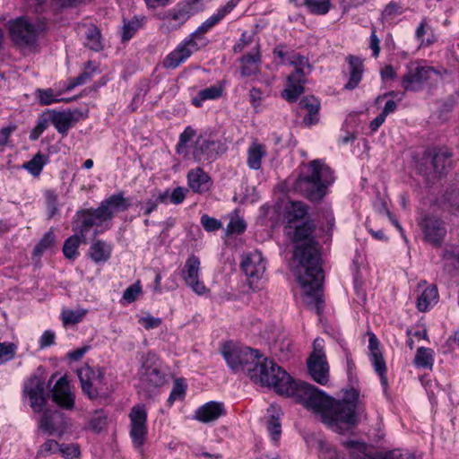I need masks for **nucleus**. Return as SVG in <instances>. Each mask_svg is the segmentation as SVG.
I'll use <instances>...</instances> for the list:
<instances>
[{
    "mask_svg": "<svg viewBox=\"0 0 459 459\" xmlns=\"http://www.w3.org/2000/svg\"><path fill=\"white\" fill-rule=\"evenodd\" d=\"M250 378L261 385L273 388L280 394L293 397L313 411L333 431L343 432L358 422L356 411L359 393L353 388L346 390L342 400L333 399L308 383L293 380L269 359L261 360L255 366Z\"/></svg>",
    "mask_w": 459,
    "mask_h": 459,
    "instance_id": "1",
    "label": "nucleus"
},
{
    "mask_svg": "<svg viewBox=\"0 0 459 459\" xmlns=\"http://www.w3.org/2000/svg\"><path fill=\"white\" fill-rule=\"evenodd\" d=\"M313 225L304 222L290 223L286 234L296 243L294 259L297 261V279L301 290L302 302L311 310L320 314L324 299L322 282L324 280L321 259L314 238H311Z\"/></svg>",
    "mask_w": 459,
    "mask_h": 459,
    "instance_id": "2",
    "label": "nucleus"
},
{
    "mask_svg": "<svg viewBox=\"0 0 459 459\" xmlns=\"http://www.w3.org/2000/svg\"><path fill=\"white\" fill-rule=\"evenodd\" d=\"M300 172L294 183L295 191L312 201L322 199L326 188L333 181V172L322 160H315L300 166Z\"/></svg>",
    "mask_w": 459,
    "mask_h": 459,
    "instance_id": "3",
    "label": "nucleus"
},
{
    "mask_svg": "<svg viewBox=\"0 0 459 459\" xmlns=\"http://www.w3.org/2000/svg\"><path fill=\"white\" fill-rule=\"evenodd\" d=\"M221 354L233 372H244L249 377L251 373L255 372V366L261 361V354L257 350L238 346L232 342H227L222 346Z\"/></svg>",
    "mask_w": 459,
    "mask_h": 459,
    "instance_id": "4",
    "label": "nucleus"
},
{
    "mask_svg": "<svg viewBox=\"0 0 459 459\" xmlns=\"http://www.w3.org/2000/svg\"><path fill=\"white\" fill-rule=\"evenodd\" d=\"M129 206V200L124 196L123 192H119L102 201L97 209L82 212L81 217L85 227L91 228L111 220L117 212L126 211Z\"/></svg>",
    "mask_w": 459,
    "mask_h": 459,
    "instance_id": "5",
    "label": "nucleus"
},
{
    "mask_svg": "<svg viewBox=\"0 0 459 459\" xmlns=\"http://www.w3.org/2000/svg\"><path fill=\"white\" fill-rule=\"evenodd\" d=\"M295 69L294 73L287 78V87L281 92V97L290 102L295 101L304 91L305 76L311 72V65L307 58L294 54L287 62Z\"/></svg>",
    "mask_w": 459,
    "mask_h": 459,
    "instance_id": "6",
    "label": "nucleus"
},
{
    "mask_svg": "<svg viewBox=\"0 0 459 459\" xmlns=\"http://www.w3.org/2000/svg\"><path fill=\"white\" fill-rule=\"evenodd\" d=\"M9 33L12 40L21 50H34L39 35V27L23 17L10 22Z\"/></svg>",
    "mask_w": 459,
    "mask_h": 459,
    "instance_id": "7",
    "label": "nucleus"
},
{
    "mask_svg": "<svg viewBox=\"0 0 459 459\" xmlns=\"http://www.w3.org/2000/svg\"><path fill=\"white\" fill-rule=\"evenodd\" d=\"M325 341L316 338L313 342V351L307 359V370L314 381L320 385L329 382V365L324 351Z\"/></svg>",
    "mask_w": 459,
    "mask_h": 459,
    "instance_id": "8",
    "label": "nucleus"
},
{
    "mask_svg": "<svg viewBox=\"0 0 459 459\" xmlns=\"http://www.w3.org/2000/svg\"><path fill=\"white\" fill-rule=\"evenodd\" d=\"M139 377L142 384L147 388L160 387L164 385L165 372L156 354L149 352L142 357Z\"/></svg>",
    "mask_w": 459,
    "mask_h": 459,
    "instance_id": "9",
    "label": "nucleus"
},
{
    "mask_svg": "<svg viewBox=\"0 0 459 459\" xmlns=\"http://www.w3.org/2000/svg\"><path fill=\"white\" fill-rule=\"evenodd\" d=\"M130 431L134 447L141 454L143 451V445L147 437V410L143 404H136L132 407L129 412Z\"/></svg>",
    "mask_w": 459,
    "mask_h": 459,
    "instance_id": "10",
    "label": "nucleus"
},
{
    "mask_svg": "<svg viewBox=\"0 0 459 459\" xmlns=\"http://www.w3.org/2000/svg\"><path fill=\"white\" fill-rule=\"evenodd\" d=\"M434 73L430 66L411 62L406 65V73L402 78L401 85L405 91H419Z\"/></svg>",
    "mask_w": 459,
    "mask_h": 459,
    "instance_id": "11",
    "label": "nucleus"
},
{
    "mask_svg": "<svg viewBox=\"0 0 459 459\" xmlns=\"http://www.w3.org/2000/svg\"><path fill=\"white\" fill-rule=\"evenodd\" d=\"M241 269L243 270L251 288L263 279L266 270V261L261 252L254 250L242 256Z\"/></svg>",
    "mask_w": 459,
    "mask_h": 459,
    "instance_id": "12",
    "label": "nucleus"
},
{
    "mask_svg": "<svg viewBox=\"0 0 459 459\" xmlns=\"http://www.w3.org/2000/svg\"><path fill=\"white\" fill-rule=\"evenodd\" d=\"M82 392L91 399L99 396L104 385V373L100 368H92L83 365L77 370Z\"/></svg>",
    "mask_w": 459,
    "mask_h": 459,
    "instance_id": "13",
    "label": "nucleus"
},
{
    "mask_svg": "<svg viewBox=\"0 0 459 459\" xmlns=\"http://www.w3.org/2000/svg\"><path fill=\"white\" fill-rule=\"evenodd\" d=\"M200 0H186L178 4L175 8L166 12L162 15V28H166L167 30L178 29L197 10L195 5Z\"/></svg>",
    "mask_w": 459,
    "mask_h": 459,
    "instance_id": "14",
    "label": "nucleus"
},
{
    "mask_svg": "<svg viewBox=\"0 0 459 459\" xmlns=\"http://www.w3.org/2000/svg\"><path fill=\"white\" fill-rule=\"evenodd\" d=\"M201 262L195 255L189 256L182 269V277L185 283L197 295H203L207 289L200 279Z\"/></svg>",
    "mask_w": 459,
    "mask_h": 459,
    "instance_id": "15",
    "label": "nucleus"
},
{
    "mask_svg": "<svg viewBox=\"0 0 459 459\" xmlns=\"http://www.w3.org/2000/svg\"><path fill=\"white\" fill-rule=\"evenodd\" d=\"M198 49L199 46L195 37L191 36L180 42L177 48L165 57L163 66L168 69H175L185 63L191 55Z\"/></svg>",
    "mask_w": 459,
    "mask_h": 459,
    "instance_id": "16",
    "label": "nucleus"
},
{
    "mask_svg": "<svg viewBox=\"0 0 459 459\" xmlns=\"http://www.w3.org/2000/svg\"><path fill=\"white\" fill-rule=\"evenodd\" d=\"M420 226L426 242L434 247L441 246L446 235V229L442 221L435 217H426Z\"/></svg>",
    "mask_w": 459,
    "mask_h": 459,
    "instance_id": "17",
    "label": "nucleus"
},
{
    "mask_svg": "<svg viewBox=\"0 0 459 459\" xmlns=\"http://www.w3.org/2000/svg\"><path fill=\"white\" fill-rule=\"evenodd\" d=\"M24 394L34 412L42 411L46 404L44 382L38 377H30L24 384Z\"/></svg>",
    "mask_w": 459,
    "mask_h": 459,
    "instance_id": "18",
    "label": "nucleus"
},
{
    "mask_svg": "<svg viewBox=\"0 0 459 459\" xmlns=\"http://www.w3.org/2000/svg\"><path fill=\"white\" fill-rule=\"evenodd\" d=\"M53 401L61 408L72 410L74 407V394L66 377H60L52 390Z\"/></svg>",
    "mask_w": 459,
    "mask_h": 459,
    "instance_id": "19",
    "label": "nucleus"
},
{
    "mask_svg": "<svg viewBox=\"0 0 459 459\" xmlns=\"http://www.w3.org/2000/svg\"><path fill=\"white\" fill-rule=\"evenodd\" d=\"M368 350L371 363L376 372L380 376L381 381L384 385L386 384L387 379L385 377L386 366L383 358L382 352L379 350V342L374 334H370L368 340Z\"/></svg>",
    "mask_w": 459,
    "mask_h": 459,
    "instance_id": "20",
    "label": "nucleus"
},
{
    "mask_svg": "<svg viewBox=\"0 0 459 459\" xmlns=\"http://www.w3.org/2000/svg\"><path fill=\"white\" fill-rule=\"evenodd\" d=\"M225 413L224 406L221 403L208 402L197 408L194 418L203 423H209L216 420Z\"/></svg>",
    "mask_w": 459,
    "mask_h": 459,
    "instance_id": "21",
    "label": "nucleus"
},
{
    "mask_svg": "<svg viewBox=\"0 0 459 459\" xmlns=\"http://www.w3.org/2000/svg\"><path fill=\"white\" fill-rule=\"evenodd\" d=\"M91 228H86L83 223V219L82 218V226L79 233H74L73 236L69 237L64 244L63 253L64 255L67 259L74 260L78 257L79 252L78 247L81 243L85 242L86 233L89 231Z\"/></svg>",
    "mask_w": 459,
    "mask_h": 459,
    "instance_id": "22",
    "label": "nucleus"
},
{
    "mask_svg": "<svg viewBox=\"0 0 459 459\" xmlns=\"http://www.w3.org/2000/svg\"><path fill=\"white\" fill-rule=\"evenodd\" d=\"M187 185L195 193H204L210 189V177L202 169L195 168L187 173Z\"/></svg>",
    "mask_w": 459,
    "mask_h": 459,
    "instance_id": "23",
    "label": "nucleus"
},
{
    "mask_svg": "<svg viewBox=\"0 0 459 459\" xmlns=\"http://www.w3.org/2000/svg\"><path fill=\"white\" fill-rule=\"evenodd\" d=\"M267 155L266 146L258 141H253L247 151V164L249 169L257 170L262 166L263 159Z\"/></svg>",
    "mask_w": 459,
    "mask_h": 459,
    "instance_id": "24",
    "label": "nucleus"
},
{
    "mask_svg": "<svg viewBox=\"0 0 459 459\" xmlns=\"http://www.w3.org/2000/svg\"><path fill=\"white\" fill-rule=\"evenodd\" d=\"M240 74L243 77L255 75L259 72L261 56L258 48L253 53L243 56L240 60Z\"/></svg>",
    "mask_w": 459,
    "mask_h": 459,
    "instance_id": "25",
    "label": "nucleus"
},
{
    "mask_svg": "<svg viewBox=\"0 0 459 459\" xmlns=\"http://www.w3.org/2000/svg\"><path fill=\"white\" fill-rule=\"evenodd\" d=\"M112 252V245L105 241L96 240L89 248V256L95 263L107 262Z\"/></svg>",
    "mask_w": 459,
    "mask_h": 459,
    "instance_id": "26",
    "label": "nucleus"
},
{
    "mask_svg": "<svg viewBox=\"0 0 459 459\" xmlns=\"http://www.w3.org/2000/svg\"><path fill=\"white\" fill-rule=\"evenodd\" d=\"M438 300V292L435 285L427 286L420 294L417 301V308L420 312L429 310Z\"/></svg>",
    "mask_w": 459,
    "mask_h": 459,
    "instance_id": "27",
    "label": "nucleus"
},
{
    "mask_svg": "<svg viewBox=\"0 0 459 459\" xmlns=\"http://www.w3.org/2000/svg\"><path fill=\"white\" fill-rule=\"evenodd\" d=\"M51 124L55 126L56 131L66 135L68 129L72 126L73 114L71 112H57L55 110H48Z\"/></svg>",
    "mask_w": 459,
    "mask_h": 459,
    "instance_id": "28",
    "label": "nucleus"
},
{
    "mask_svg": "<svg viewBox=\"0 0 459 459\" xmlns=\"http://www.w3.org/2000/svg\"><path fill=\"white\" fill-rule=\"evenodd\" d=\"M424 160L426 164L431 166L425 174L428 177L435 178L444 172L447 165L448 158L444 153H437L433 157L425 158Z\"/></svg>",
    "mask_w": 459,
    "mask_h": 459,
    "instance_id": "29",
    "label": "nucleus"
},
{
    "mask_svg": "<svg viewBox=\"0 0 459 459\" xmlns=\"http://www.w3.org/2000/svg\"><path fill=\"white\" fill-rule=\"evenodd\" d=\"M350 65L351 76L350 80L345 85L346 89L352 90L358 86L362 78L363 64L360 58L350 56L347 57Z\"/></svg>",
    "mask_w": 459,
    "mask_h": 459,
    "instance_id": "30",
    "label": "nucleus"
},
{
    "mask_svg": "<svg viewBox=\"0 0 459 459\" xmlns=\"http://www.w3.org/2000/svg\"><path fill=\"white\" fill-rule=\"evenodd\" d=\"M223 92V87L220 84L212 85L208 88L198 91L197 95L192 99V103L195 107H202L206 100H213L219 99Z\"/></svg>",
    "mask_w": 459,
    "mask_h": 459,
    "instance_id": "31",
    "label": "nucleus"
},
{
    "mask_svg": "<svg viewBox=\"0 0 459 459\" xmlns=\"http://www.w3.org/2000/svg\"><path fill=\"white\" fill-rule=\"evenodd\" d=\"M269 411L271 412V416L268 420L267 429L271 439L276 444L279 441L281 434L280 409L274 405H271Z\"/></svg>",
    "mask_w": 459,
    "mask_h": 459,
    "instance_id": "32",
    "label": "nucleus"
},
{
    "mask_svg": "<svg viewBox=\"0 0 459 459\" xmlns=\"http://www.w3.org/2000/svg\"><path fill=\"white\" fill-rule=\"evenodd\" d=\"M442 263L448 272L459 270V249L452 245L446 246L442 254Z\"/></svg>",
    "mask_w": 459,
    "mask_h": 459,
    "instance_id": "33",
    "label": "nucleus"
},
{
    "mask_svg": "<svg viewBox=\"0 0 459 459\" xmlns=\"http://www.w3.org/2000/svg\"><path fill=\"white\" fill-rule=\"evenodd\" d=\"M307 206L301 202H290L286 207V214L285 217L287 219V223H295L299 222V219L304 218L307 214Z\"/></svg>",
    "mask_w": 459,
    "mask_h": 459,
    "instance_id": "34",
    "label": "nucleus"
},
{
    "mask_svg": "<svg viewBox=\"0 0 459 459\" xmlns=\"http://www.w3.org/2000/svg\"><path fill=\"white\" fill-rule=\"evenodd\" d=\"M291 342L284 334L280 333L278 338L271 342V349L273 352L281 359H287L290 351Z\"/></svg>",
    "mask_w": 459,
    "mask_h": 459,
    "instance_id": "35",
    "label": "nucleus"
},
{
    "mask_svg": "<svg viewBox=\"0 0 459 459\" xmlns=\"http://www.w3.org/2000/svg\"><path fill=\"white\" fill-rule=\"evenodd\" d=\"M60 416L56 411H46L39 420V428L43 432L52 435L57 431L55 424V419Z\"/></svg>",
    "mask_w": 459,
    "mask_h": 459,
    "instance_id": "36",
    "label": "nucleus"
},
{
    "mask_svg": "<svg viewBox=\"0 0 459 459\" xmlns=\"http://www.w3.org/2000/svg\"><path fill=\"white\" fill-rule=\"evenodd\" d=\"M214 145V143L207 139L199 138L193 151V158L195 160L202 161L211 158L210 147Z\"/></svg>",
    "mask_w": 459,
    "mask_h": 459,
    "instance_id": "37",
    "label": "nucleus"
},
{
    "mask_svg": "<svg viewBox=\"0 0 459 459\" xmlns=\"http://www.w3.org/2000/svg\"><path fill=\"white\" fill-rule=\"evenodd\" d=\"M434 351L429 348L420 347L418 349L414 364L418 368H431L434 363Z\"/></svg>",
    "mask_w": 459,
    "mask_h": 459,
    "instance_id": "38",
    "label": "nucleus"
},
{
    "mask_svg": "<svg viewBox=\"0 0 459 459\" xmlns=\"http://www.w3.org/2000/svg\"><path fill=\"white\" fill-rule=\"evenodd\" d=\"M56 245V237L50 230L40 239L33 250V255L40 257L45 252L51 250Z\"/></svg>",
    "mask_w": 459,
    "mask_h": 459,
    "instance_id": "39",
    "label": "nucleus"
},
{
    "mask_svg": "<svg viewBox=\"0 0 459 459\" xmlns=\"http://www.w3.org/2000/svg\"><path fill=\"white\" fill-rule=\"evenodd\" d=\"M61 92H55L53 89H38L35 91V96L40 105H51L63 100L59 99Z\"/></svg>",
    "mask_w": 459,
    "mask_h": 459,
    "instance_id": "40",
    "label": "nucleus"
},
{
    "mask_svg": "<svg viewBox=\"0 0 459 459\" xmlns=\"http://www.w3.org/2000/svg\"><path fill=\"white\" fill-rule=\"evenodd\" d=\"M299 106L308 111V116L304 118L307 124H313V116H316L319 109V102L313 96H307L300 100Z\"/></svg>",
    "mask_w": 459,
    "mask_h": 459,
    "instance_id": "41",
    "label": "nucleus"
},
{
    "mask_svg": "<svg viewBox=\"0 0 459 459\" xmlns=\"http://www.w3.org/2000/svg\"><path fill=\"white\" fill-rule=\"evenodd\" d=\"M86 314L87 310L81 307L75 309H65L62 311L61 317L65 325H75L81 322Z\"/></svg>",
    "mask_w": 459,
    "mask_h": 459,
    "instance_id": "42",
    "label": "nucleus"
},
{
    "mask_svg": "<svg viewBox=\"0 0 459 459\" xmlns=\"http://www.w3.org/2000/svg\"><path fill=\"white\" fill-rule=\"evenodd\" d=\"M85 44L94 51H100L103 48L100 31L97 27L91 26L88 28Z\"/></svg>",
    "mask_w": 459,
    "mask_h": 459,
    "instance_id": "43",
    "label": "nucleus"
},
{
    "mask_svg": "<svg viewBox=\"0 0 459 459\" xmlns=\"http://www.w3.org/2000/svg\"><path fill=\"white\" fill-rule=\"evenodd\" d=\"M46 161L47 158L39 152L30 161L25 163L23 168L27 169L31 175L39 176L41 173Z\"/></svg>",
    "mask_w": 459,
    "mask_h": 459,
    "instance_id": "44",
    "label": "nucleus"
},
{
    "mask_svg": "<svg viewBox=\"0 0 459 459\" xmlns=\"http://www.w3.org/2000/svg\"><path fill=\"white\" fill-rule=\"evenodd\" d=\"M304 4L315 14H325L330 9V0H304Z\"/></svg>",
    "mask_w": 459,
    "mask_h": 459,
    "instance_id": "45",
    "label": "nucleus"
},
{
    "mask_svg": "<svg viewBox=\"0 0 459 459\" xmlns=\"http://www.w3.org/2000/svg\"><path fill=\"white\" fill-rule=\"evenodd\" d=\"M159 204H169V190L159 192L155 197L149 199L144 204V213L146 215L152 212L158 206Z\"/></svg>",
    "mask_w": 459,
    "mask_h": 459,
    "instance_id": "46",
    "label": "nucleus"
},
{
    "mask_svg": "<svg viewBox=\"0 0 459 459\" xmlns=\"http://www.w3.org/2000/svg\"><path fill=\"white\" fill-rule=\"evenodd\" d=\"M195 136V131L192 127L187 126L179 136V142L177 145L178 152L184 153L186 155L188 153V143H190L193 141Z\"/></svg>",
    "mask_w": 459,
    "mask_h": 459,
    "instance_id": "47",
    "label": "nucleus"
},
{
    "mask_svg": "<svg viewBox=\"0 0 459 459\" xmlns=\"http://www.w3.org/2000/svg\"><path fill=\"white\" fill-rule=\"evenodd\" d=\"M428 30L427 19L423 18L418 25L415 32V37L417 40L420 42V45H431L436 41V37L433 33H431L427 39H424V35L427 33Z\"/></svg>",
    "mask_w": 459,
    "mask_h": 459,
    "instance_id": "48",
    "label": "nucleus"
},
{
    "mask_svg": "<svg viewBox=\"0 0 459 459\" xmlns=\"http://www.w3.org/2000/svg\"><path fill=\"white\" fill-rule=\"evenodd\" d=\"M17 346L13 342H0V364L13 359Z\"/></svg>",
    "mask_w": 459,
    "mask_h": 459,
    "instance_id": "49",
    "label": "nucleus"
},
{
    "mask_svg": "<svg viewBox=\"0 0 459 459\" xmlns=\"http://www.w3.org/2000/svg\"><path fill=\"white\" fill-rule=\"evenodd\" d=\"M107 425V416L102 411H96L91 417L89 426L94 432H100Z\"/></svg>",
    "mask_w": 459,
    "mask_h": 459,
    "instance_id": "50",
    "label": "nucleus"
},
{
    "mask_svg": "<svg viewBox=\"0 0 459 459\" xmlns=\"http://www.w3.org/2000/svg\"><path fill=\"white\" fill-rule=\"evenodd\" d=\"M246 230V223L243 219L235 216L232 217L227 226V232L229 234H239Z\"/></svg>",
    "mask_w": 459,
    "mask_h": 459,
    "instance_id": "51",
    "label": "nucleus"
},
{
    "mask_svg": "<svg viewBox=\"0 0 459 459\" xmlns=\"http://www.w3.org/2000/svg\"><path fill=\"white\" fill-rule=\"evenodd\" d=\"M58 450L59 444L53 439H48L39 447L38 455L46 457L56 453Z\"/></svg>",
    "mask_w": 459,
    "mask_h": 459,
    "instance_id": "52",
    "label": "nucleus"
},
{
    "mask_svg": "<svg viewBox=\"0 0 459 459\" xmlns=\"http://www.w3.org/2000/svg\"><path fill=\"white\" fill-rule=\"evenodd\" d=\"M142 291V288L139 282L134 283L129 286L123 294V299L127 302H134Z\"/></svg>",
    "mask_w": 459,
    "mask_h": 459,
    "instance_id": "53",
    "label": "nucleus"
},
{
    "mask_svg": "<svg viewBox=\"0 0 459 459\" xmlns=\"http://www.w3.org/2000/svg\"><path fill=\"white\" fill-rule=\"evenodd\" d=\"M187 189L178 186L171 193L169 192V203L173 204H179L183 203L186 198Z\"/></svg>",
    "mask_w": 459,
    "mask_h": 459,
    "instance_id": "54",
    "label": "nucleus"
},
{
    "mask_svg": "<svg viewBox=\"0 0 459 459\" xmlns=\"http://www.w3.org/2000/svg\"><path fill=\"white\" fill-rule=\"evenodd\" d=\"M185 392H186L185 385L181 382L177 380L175 382L173 388L171 390V393L169 394V397L168 400L169 403L171 404V403H173V402L182 399L184 397Z\"/></svg>",
    "mask_w": 459,
    "mask_h": 459,
    "instance_id": "55",
    "label": "nucleus"
},
{
    "mask_svg": "<svg viewBox=\"0 0 459 459\" xmlns=\"http://www.w3.org/2000/svg\"><path fill=\"white\" fill-rule=\"evenodd\" d=\"M201 224L207 231H215L221 227V223L218 220L206 214L201 217Z\"/></svg>",
    "mask_w": 459,
    "mask_h": 459,
    "instance_id": "56",
    "label": "nucleus"
},
{
    "mask_svg": "<svg viewBox=\"0 0 459 459\" xmlns=\"http://www.w3.org/2000/svg\"><path fill=\"white\" fill-rule=\"evenodd\" d=\"M67 459H74L80 455L79 447L76 445L60 446L58 450Z\"/></svg>",
    "mask_w": 459,
    "mask_h": 459,
    "instance_id": "57",
    "label": "nucleus"
},
{
    "mask_svg": "<svg viewBox=\"0 0 459 459\" xmlns=\"http://www.w3.org/2000/svg\"><path fill=\"white\" fill-rule=\"evenodd\" d=\"M93 74H92V72H90V71H87L84 69V71L78 77H76L71 82H69V84H67L65 90L71 91L74 87L85 83L87 81H89L92 77Z\"/></svg>",
    "mask_w": 459,
    "mask_h": 459,
    "instance_id": "58",
    "label": "nucleus"
},
{
    "mask_svg": "<svg viewBox=\"0 0 459 459\" xmlns=\"http://www.w3.org/2000/svg\"><path fill=\"white\" fill-rule=\"evenodd\" d=\"M139 324L146 330H151L157 328L161 324V320L152 316H146L139 319Z\"/></svg>",
    "mask_w": 459,
    "mask_h": 459,
    "instance_id": "59",
    "label": "nucleus"
},
{
    "mask_svg": "<svg viewBox=\"0 0 459 459\" xmlns=\"http://www.w3.org/2000/svg\"><path fill=\"white\" fill-rule=\"evenodd\" d=\"M403 13V8L396 3L391 2L388 4L383 11V17L385 19L393 18L395 15H399Z\"/></svg>",
    "mask_w": 459,
    "mask_h": 459,
    "instance_id": "60",
    "label": "nucleus"
},
{
    "mask_svg": "<svg viewBox=\"0 0 459 459\" xmlns=\"http://www.w3.org/2000/svg\"><path fill=\"white\" fill-rule=\"evenodd\" d=\"M223 17V13L217 10V13L212 14L211 17H209L200 27V30L203 31H207L210 30L212 26H214L216 23H218Z\"/></svg>",
    "mask_w": 459,
    "mask_h": 459,
    "instance_id": "61",
    "label": "nucleus"
},
{
    "mask_svg": "<svg viewBox=\"0 0 459 459\" xmlns=\"http://www.w3.org/2000/svg\"><path fill=\"white\" fill-rule=\"evenodd\" d=\"M56 334L50 330L45 331L39 338V344L40 349H45L54 344Z\"/></svg>",
    "mask_w": 459,
    "mask_h": 459,
    "instance_id": "62",
    "label": "nucleus"
},
{
    "mask_svg": "<svg viewBox=\"0 0 459 459\" xmlns=\"http://www.w3.org/2000/svg\"><path fill=\"white\" fill-rule=\"evenodd\" d=\"M249 100L255 109L260 107L263 100V92L258 88H252L249 91Z\"/></svg>",
    "mask_w": 459,
    "mask_h": 459,
    "instance_id": "63",
    "label": "nucleus"
},
{
    "mask_svg": "<svg viewBox=\"0 0 459 459\" xmlns=\"http://www.w3.org/2000/svg\"><path fill=\"white\" fill-rule=\"evenodd\" d=\"M380 76L383 82L393 81L397 77V72L393 65H385L380 71Z\"/></svg>",
    "mask_w": 459,
    "mask_h": 459,
    "instance_id": "64",
    "label": "nucleus"
}]
</instances>
